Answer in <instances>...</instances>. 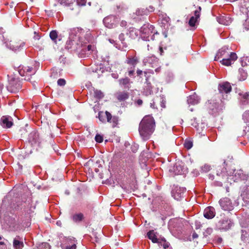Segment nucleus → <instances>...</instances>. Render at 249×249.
Returning a JSON list of instances; mask_svg holds the SVG:
<instances>
[{"mask_svg": "<svg viewBox=\"0 0 249 249\" xmlns=\"http://www.w3.org/2000/svg\"><path fill=\"white\" fill-rule=\"evenodd\" d=\"M92 38L89 29L76 27L70 30V38L72 45L75 43L79 46H84L91 41Z\"/></svg>", "mask_w": 249, "mask_h": 249, "instance_id": "obj_1", "label": "nucleus"}, {"mask_svg": "<svg viewBox=\"0 0 249 249\" xmlns=\"http://www.w3.org/2000/svg\"><path fill=\"white\" fill-rule=\"evenodd\" d=\"M155 128V122L153 117L151 115L145 116L139 124V132L141 137L144 141L148 140Z\"/></svg>", "mask_w": 249, "mask_h": 249, "instance_id": "obj_2", "label": "nucleus"}, {"mask_svg": "<svg viewBox=\"0 0 249 249\" xmlns=\"http://www.w3.org/2000/svg\"><path fill=\"white\" fill-rule=\"evenodd\" d=\"M206 106L210 114L216 115L222 110L223 104L221 99L213 97L206 103Z\"/></svg>", "mask_w": 249, "mask_h": 249, "instance_id": "obj_3", "label": "nucleus"}, {"mask_svg": "<svg viewBox=\"0 0 249 249\" xmlns=\"http://www.w3.org/2000/svg\"><path fill=\"white\" fill-rule=\"evenodd\" d=\"M8 79V85L7 86V90L12 92H18L21 88V85L18 78L15 74L7 75Z\"/></svg>", "mask_w": 249, "mask_h": 249, "instance_id": "obj_4", "label": "nucleus"}, {"mask_svg": "<svg viewBox=\"0 0 249 249\" xmlns=\"http://www.w3.org/2000/svg\"><path fill=\"white\" fill-rule=\"evenodd\" d=\"M154 27L152 25L149 24L143 25L141 28L140 32L142 33V37L145 38L146 40L149 41L154 39V36L158 34L154 30Z\"/></svg>", "mask_w": 249, "mask_h": 249, "instance_id": "obj_5", "label": "nucleus"}, {"mask_svg": "<svg viewBox=\"0 0 249 249\" xmlns=\"http://www.w3.org/2000/svg\"><path fill=\"white\" fill-rule=\"evenodd\" d=\"M18 71L21 76H24V80L29 81L30 80L31 76L34 75L36 72V70L32 67L28 66H19Z\"/></svg>", "mask_w": 249, "mask_h": 249, "instance_id": "obj_6", "label": "nucleus"}, {"mask_svg": "<svg viewBox=\"0 0 249 249\" xmlns=\"http://www.w3.org/2000/svg\"><path fill=\"white\" fill-rule=\"evenodd\" d=\"M29 222L23 223L22 221L13 219L9 225V230L13 231H23L29 226Z\"/></svg>", "mask_w": 249, "mask_h": 249, "instance_id": "obj_7", "label": "nucleus"}, {"mask_svg": "<svg viewBox=\"0 0 249 249\" xmlns=\"http://www.w3.org/2000/svg\"><path fill=\"white\" fill-rule=\"evenodd\" d=\"M6 45L10 49L15 52H17L21 50L24 48L25 43L20 40L17 42L11 41L9 42L6 43Z\"/></svg>", "mask_w": 249, "mask_h": 249, "instance_id": "obj_8", "label": "nucleus"}, {"mask_svg": "<svg viewBox=\"0 0 249 249\" xmlns=\"http://www.w3.org/2000/svg\"><path fill=\"white\" fill-rule=\"evenodd\" d=\"M28 141L33 147H38L40 146L41 141L38 134L35 131H33L30 133Z\"/></svg>", "mask_w": 249, "mask_h": 249, "instance_id": "obj_9", "label": "nucleus"}, {"mask_svg": "<svg viewBox=\"0 0 249 249\" xmlns=\"http://www.w3.org/2000/svg\"><path fill=\"white\" fill-rule=\"evenodd\" d=\"M118 20L115 16L110 15L105 18L103 22L105 25L108 28L115 27L117 23Z\"/></svg>", "mask_w": 249, "mask_h": 249, "instance_id": "obj_10", "label": "nucleus"}, {"mask_svg": "<svg viewBox=\"0 0 249 249\" xmlns=\"http://www.w3.org/2000/svg\"><path fill=\"white\" fill-rule=\"evenodd\" d=\"M32 200L31 198H29L26 201L24 202L23 204H17V206L15 207V209H19L20 207L21 208L24 207V209L25 212L28 213H30L33 212V210L35 209V206H32L31 203Z\"/></svg>", "mask_w": 249, "mask_h": 249, "instance_id": "obj_11", "label": "nucleus"}, {"mask_svg": "<svg viewBox=\"0 0 249 249\" xmlns=\"http://www.w3.org/2000/svg\"><path fill=\"white\" fill-rule=\"evenodd\" d=\"M219 205L224 211H231L233 209V205L229 198L224 197L219 201Z\"/></svg>", "mask_w": 249, "mask_h": 249, "instance_id": "obj_12", "label": "nucleus"}, {"mask_svg": "<svg viewBox=\"0 0 249 249\" xmlns=\"http://www.w3.org/2000/svg\"><path fill=\"white\" fill-rule=\"evenodd\" d=\"M169 171L173 172L175 175H181L185 174L186 169L182 165L181 161H178L175 163L172 169H169Z\"/></svg>", "mask_w": 249, "mask_h": 249, "instance_id": "obj_13", "label": "nucleus"}, {"mask_svg": "<svg viewBox=\"0 0 249 249\" xmlns=\"http://www.w3.org/2000/svg\"><path fill=\"white\" fill-rule=\"evenodd\" d=\"M159 60L154 55L148 56L143 60V63L144 65H149L151 67L154 68L157 66Z\"/></svg>", "mask_w": 249, "mask_h": 249, "instance_id": "obj_14", "label": "nucleus"}, {"mask_svg": "<svg viewBox=\"0 0 249 249\" xmlns=\"http://www.w3.org/2000/svg\"><path fill=\"white\" fill-rule=\"evenodd\" d=\"M231 90V87L230 83L225 82L220 83L218 86V90L223 96L224 94H227L230 93Z\"/></svg>", "mask_w": 249, "mask_h": 249, "instance_id": "obj_15", "label": "nucleus"}, {"mask_svg": "<svg viewBox=\"0 0 249 249\" xmlns=\"http://www.w3.org/2000/svg\"><path fill=\"white\" fill-rule=\"evenodd\" d=\"M237 58V55L234 53H231L229 57H224L220 61L223 65L229 66L231 65Z\"/></svg>", "mask_w": 249, "mask_h": 249, "instance_id": "obj_16", "label": "nucleus"}, {"mask_svg": "<svg viewBox=\"0 0 249 249\" xmlns=\"http://www.w3.org/2000/svg\"><path fill=\"white\" fill-rule=\"evenodd\" d=\"M230 49L227 46H224L220 49L217 53L214 60H217L221 57H227L230 55Z\"/></svg>", "mask_w": 249, "mask_h": 249, "instance_id": "obj_17", "label": "nucleus"}, {"mask_svg": "<svg viewBox=\"0 0 249 249\" xmlns=\"http://www.w3.org/2000/svg\"><path fill=\"white\" fill-rule=\"evenodd\" d=\"M185 190L184 188L176 187L172 190V196L175 199L178 200L183 197Z\"/></svg>", "mask_w": 249, "mask_h": 249, "instance_id": "obj_18", "label": "nucleus"}, {"mask_svg": "<svg viewBox=\"0 0 249 249\" xmlns=\"http://www.w3.org/2000/svg\"><path fill=\"white\" fill-rule=\"evenodd\" d=\"M0 124L4 128H8L11 127L13 124L12 118L7 116H2L1 118Z\"/></svg>", "mask_w": 249, "mask_h": 249, "instance_id": "obj_19", "label": "nucleus"}, {"mask_svg": "<svg viewBox=\"0 0 249 249\" xmlns=\"http://www.w3.org/2000/svg\"><path fill=\"white\" fill-rule=\"evenodd\" d=\"M217 21L221 24L228 25L232 21L231 18L228 15H223L217 17Z\"/></svg>", "mask_w": 249, "mask_h": 249, "instance_id": "obj_20", "label": "nucleus"}, {"mask_svg": "<svg viewBox=\"0 0 249 249\" xmlns=\"http://www.w3.org/2000/svg\"><path fill=\"white\" fill-rule=\"evenodd\" d=\"M215 214V209L213 207H208L204 211V216L207 219L213 218L214 217Z\"/></svg>", "mask_w": 249, "mask_h": 249, "instance_id": "obj_21", "label": "nucleus"}, {"mask_svg": "<svg viewBox=\"0 0 249 249\" xmlns=\"http://www.w3.org/2000/svg\"><path fill=\"white\" fill-rule=\"evenodd\" d=\"M201 9V7H199L198 9L195 11V16L191 17L189 19L188 23L191 27H194L195 26L197 19L199 18Z\"/></svg>", "mask_w": 249, "mask_h": 249, "instance_id": "obj_22", "label": "nucleus"}, {"mask_svg": "<svg viewBox=\"0 0 249 249\" xmlns=\"http://www.w3.org/2000/svg\"><path fill=\"white\" fill-rule=\"evenodd\" d=\"M200 100V97L196 93H194L187 97V101L189 105H195L199 103Z\"/></svg>", "mask_w": 249, "mask_h": 249, "instance_id": "obj_23", "label": "nucleus"}, {"mask_svg": "<svg viewBox=\"0 0 249 249\" xmlns=\"http://www.w3.org/2000/svg\"><path fill=\"white\" fill-rule=\"evenodd\" d=\"M23 238L17 236L13 241V247L15 249H21L23 247Z\"/></svg>", "mask_w": 249, "mask_h": 249, "instance_id": "obj_24", "label": "nucleus"}, {"mask_svg": "<svg viewBox=\"0 0 249 249\" xmlns=\"http://www.w3.org/2000/svg\"><path fill=\"white\" fill-rule=\"evenodd\" d=\"M120 86L124 89H129L131 87L130 79L128 77L121 78L119 80Z\"/></svg>", "mask_w": 249, "mask_h": 249, "instance_id": "obj_25", "label": "nucleus"}, {"mask_svg": "<svg viewBox=\"0 0 249 249\" xmlns=\"http://www.w3.org/2000/svg\"><path fill=\"white\" fill-rule=\"evenodd\" d=\"M157 232L154 230H150L147 232V235L148 238L152 241L154 243H158L161 237L158 238L156 235Z\"/></svg>", "mask_w": 249, "mask_h": 249, "instance_id": "obj_26", "label": "nucleus"}, {"mask_svg": "<svg viewBox=\"0 0 249 249\" xmlns=\"http://www.w3.org/2000/svg\"><path fill=\"white\" fill-rule=\"evenodd\" d=\"M107 113V121L111 124L112 127L116 126L118 123V117L115 116H112L109 112Z\"/></svg>", "mask_w": 249, "mask_h": 249, "instance_id": "obj_27", "label": "nucleus"}, {"mask_svg": "<svg viewBox=\"0 0 249 249\" xmlns=\"http://www.w3.org/2000/svg\"><path fill=\"white\" fill-rule=\"evenodd\" d=\"M139 62V59L136 56H128L126 57V59L125 61V62L131 66H132L133 68H135L136 65L137 64V63Z\"/></svg>", "mask_w": 249, "mask_h": 249, "instance_id": "obj_28", "label": "nucleus"}, {"mask_svg": "<svg viewBox=\"0 0 249 249\" xmlns=\"http://www.w3.org/2000/svg\"><path fill=\"white\" fill-rule=\"evenodd\" d=\"M192 125L196 128V130L199 133L202 132L203 129L205 128V124L204 123H198L196 121V119H194Z\"/></svg>", "mask_w": 249, "mask_h": 249, "instance_id": "obj_29", "label": "nucleus"}, {"mask_svg": "<svg viewBox=\"0 0 249 249\" xmlns=\"http://www.w3.org/2000/svg\"><path fill=\"white\" fill-rule=\"evenodd\" d=\"M154 10V8L152 6H150L147 9H142L138 10L136 11V14L138 15H147L149 14V12H153Z\"/></svg>", "mask_w": 249, "mask_h": 249, "instance_id": "obj_30", "label": "nucleus"}, {"mask_svg": "<svg viewBox=\"0 0 249 249\" xmlns=\"http://www.w3.org/2000/svg\"><path fill=\"white\" fill-rule=\"evenodd\" d=\"M119 39L121 41V44L122 45V46H121V45L120 44L119 46H118L117 44H115V46L116 48H118V49L120 50H124L125 48H127V45L125 42H124V35L123 34H121L119 35Z\"/></svg>", "mask_w": 249, "mask_h": 249, "instance_id": "obj_31", "label": "nucleus"}, {"mask_svg": "<svg viewBox=\"0 0 249 249\" xmlns=\"http://www.w3.org/2000/svg\"><path fill=\"white\" fill-rule=\"evenodd\" d=\"M240 101L243 105H247L249 103V93L245 92L240 94Z\"/></svg>", "mask_w": 249, "mask_h": 249, "instance_id": "obj_32", "label": "nucleus"}, {"mask_svg": "<svg viewBox=\"0 0 249 249\" xmlns=\"http://www.w3.org/2000/svg\"><path fill=\"white\" fill-rule=\"evenodd\" d=\"M129 97L128 93L124 91L120 92L117 94V98L120 101H124Z\"/></svg>", "mask_w": 249, "mask_h": 249, "instance_id": "obj_33", "label": "nucleus"}, {"mask_svg": "<svg viewBox=\"0 0 249 249\" xmlns=\"http://www.w3.org/2000/svg\"><path fill=\"white\" fill-rule=\"evenodd\" d=\"M71 218L73 222L78 223L82 221L84 215L82 213H75L72 216Z\"/></svg>", "mask_w": 249, "mask_h": 249, "instance_id": "obj_34", "label": "nucleus"}, {"mask_svg": "<svg viewBox=\"0 0 249 249\" xmlns=\"http://www.w3.org/2000/svg\"><path fill=\"white\" fill-rule=\"evenodd\" d=\"M139 31L134 28H130L129 29L128 34L129 36L132 38H135L139 35Z\"/></svg>", "mask_w": 249, "mask_h": 249, "instance_id": "obj_35", "label": "nucleus"}, {"mask_svg": "<svg viewBox=\"0 0 249 249\" xmlns=\"http://www.w3.org/2000/svg\"><path fill=\"white\" fill-rule=\"evenodd\" d=\"M107 112L108 111H106L105 112L103 111H100L98 113V118L99 120L102 123H105L107 120Z\"/></svg>", "mask_w": 249, "mask_h": 249, "instance_id": "obj_36", "label": "nucleus"}, {"mask_svg": "<svg viewBox=\"0 0 249 249\" xmlns=\"http://www.w3.org/2000/svg\"><path fill=\"white\" fill-rule=\"evenodd\" d=\"M159 241L160 243H158L159 246H162L164 249L169 248L170 244L166 241L164 237H161Z\"/></svg>", "mask_w": 249, "mask_h": 249, "instance_id": "obj_37", "label": "nucleus"}, {"mask_svg": "<svg viewBox=\"0 0 249 249\" xmlns=\"http://www.w3.org/2000/svg\"><path fill=\"white\" fill-rule=\"evenodd\" d=\"M239 72L240 75L239 78V80L240 81L245 80L248 76L247 72L242 68L239 69Z\"/></svg>", "mask_w": 249, "mask_h": 249, "instance_id": "obj_38", "label": "nucleus"}, {"mask_svg": "<svg viewBox=\"0 0 249 249\" xmlns=\"http://www.w3.org/2000/svg\"><path fill=\"white\" fill-rule=\"evenodd\" d=\"M233 174L236 178L235 179H244V175L242 170H234L233 172Z\"/></svg>", "mask_w": 249, "mask_h": 249, "instance_id": "obj_39", "label": "nucleus"}, {"mask_svg": "<svg viewBox=\"0 0 249 249\" xmlns=\"http://www.w3.org/2000/svg\"><path fill=\"white\" fill-rule=\"evenodd\" d=\"M58 2L63 6H69L73 2V0H57Z\"/></svg>", "mask_w": 249, "mask_h": 249, "instance_id": "obj_40", "label": "nucleus"}, {"mask_svg": "<svg viewBox=\"0 0 249 249\" xmlns=\"http://www.w3.org/2000/svg\"><path fill=\"white\" fill-rule=\"evenodd\" d=\"M86 50L89 52V53H92L95 54L96 53V48L93 45H88L87 47L86 48Z\"/></svg>", "mask_w": 249, "mask_h": 249, "instance_id": "obj_41", "label": "nucleus"}, {"mask_svg": "<svg viewBox=\"0 0 249 249\" xmlns=\"http://www.w3.org/2000/svg\"><path fill=\"white\" fill-rule=\"evenodd\" d=\"M184 146L186 149H190L193 146V142L190 140H186L184 143Z\"/></svg>", "mask_w": 249, "mask_h": 249, "instance_id": "obj_42", "label": "nucleus"}, {"mask_svg": "<svg viewBox=\"0 0 249 249\" xmlns=\"http://www.w3.org/2000/svg\"><path fill=\"white\" fill-rule=\"evenodd\" d=\"M247 18L243 24V26L245 30H249V10L247 13Z\"/></svg>", "mask_w": 249, "mask_h": 249, "instance_id": "obj_43", "label": "nucleus"}, {"mask_svg": "<svg viewBox=\"0 0 249 249\" xmlns=\"http://www.w3.org/2000/svg\"><path fill=\"white\" fill-rule=\"evenodd\" d=\"M94 96L98 99H102L104 97V94L101 90H94Z\"/></svg>", "mask_w": 249, "mask_h": 249, "instance_id": "obj_44", "label": "nucleus"}, {"mask_svg": "<svg viewBox=\"0 0 249 249\" xmlns=\"http://www.w3.org/2000/svg\"><path fill=\"white\" fill-rule=\"evenodd\" d=\"M243 119L245 123H249V110H247L243 113Z\"/></svg>", "mask_w": 249, "mask_h": 249, "instance_id": "obj_45", "label": "nucleus"}, {"mask_svg": "<svg viewBox=\"0 0 249 249\" xmlns=\"http://www.w3.org/2000/svg\"><path fill=\"white\" fill-rule=\"evenodd\" d=\"M220 169H218L217 170V176H222V177L225 176L226 175L227 173V169L225 167H223L222 169L221 170V171H219Z\"/></svg>", "mask_w": 249, "mask_h": 249, "instance_id": "obj_46", "label": "nucleus"}, {"mask_svg": "<svg viewBox=\"0 0 249 249\" xmlns=\"http://www.w3.org/2000/svg\"><path fill=\"white\" fill-rule=\"evenodd\" d=\"M50 38L53 41H55L57 37V33L56 31H52L50 33Z\"/></svg>", "mask_w": 249, "mask_h": 249, "instance_id": "obj_47", "label": "nucleus"}, {"mask_svg": "<svg viewBox=\"0 0 249 249\" xmlns=\"http://www.w3.org/2000/svg\"><path fill=\"white\" fill-rule=\"evenodd\" d=\"M38 248V249H50V246L47 243H42Z\"/></svg>", "mask_w": 249, "mask_h": 249, "instance_id": "obj_48", "label": "nucleus"}, {"mask_svg": "<svg viewBox=\"0 0 249 249\" xmlns=\"http://www.w3.org/2000/svg\"><path fill=\"white\" fill-rule=\"evenodd\" d=\"M117 10L119 12H122L123 11L127 9V6L125 4L122 3L117 6Z\"/></svg>", "mask_w": 249, "mask_h": 249, "instance_id": "obj_49", "label": "nucleus"}, {"mask_svg": "<svg viewBox=\"0 0 249 249\" xmlns=\"http://www.w3.org/2000/svg\"><path fill=\"white\" fill-rule=\"evenodd\" d=\"M71 245L67 246L66 249H76V246L75 243L74 239L71 240Z\"/></svg>", "mask_w": 249, "mask_h": 249, "instance_id": "obj_50", "label": "nucleus"}, {"mask_svg": "<svg viewBox=\"0 0 249 249\" xmlns=\"http://www.w3.org/2000/svg\"><path fill=\"white\" fill-rule=\"evenodd\" d=\"M210 166L209 165L205 164L202 166L201 170L202 172L206 173L210 170Z\"/></svg>", "mask_w": 249, "mask_h": 249, "instance_id": "obj_51", "label": "nucleus"}, {"mask_svg": "<svg viewBox=\"0 0 249 249\" xmlns=\"http://www.w3.org/2000/svg\"><path fill=\"white\" fill-rule=\"evenodd\" d=\"M95 140L96 142L101 143L103 142V137L102 136H101L100 135L97 134L95 137Z\"/></svg>", "mask_w": 249, "mask_h": 249, "instance_id": "obj_52", "label": "nucleus"}, {"mask_svg": "<svg viewBox=\"0 0 249 249\" xmlns=\"http://www.w3.org/2000/svg\"><path fill=\"white\" fill-rule=\"evenodd\" d=\"M57 84L60 86H63L66 84V81L62 78L59 79L57 80Z\"/></svg>", "mask_w": 249, "mask_h": 249, "instance_id": "obj_53", "label": "nucleus"}, {"mask_svg": "<svg viewBox=\"0 0 249 249\" xmlns=\"http://www.w3.org/2000/svg\"><path fill=\"white\" fill-rule=\"evenodd\" d=\"M77 4L79 6L85 5L87 0H76Z\"/></svg>", "mask_w": 249, "mask_h": 249, "instance_id": "obj_54", "label": "nucleus"}, {"mask_svg": "<svg viewBox=\"0 0 249 249\" xmlns=\"http://www.w3.org/2000/svg\"><path fill=\"white\" fill-rule=\"evenodd\" d=\"M213 231V229L212 228H207L205 231L206 233L208 234H211Z\"/></svg>", "mask_w": 249, "mask_h": 249, "instance_id": "obj_55", "label": "nucleus"}, {"mask_svg": "<svg viewBox=\"0 0 249 249\" xmlns=\"http://www.w3.org/2000/svg\"><path fill=\"white\" fill-rule=\"evenodd\" d=\"M127 25V22L126 21H124V20H122L121 23H120V25L122 26V27H125Z\"/></svg>", "mask_w": 249, "mask_h": 249, "instance_id": "obj_56", "label": "nucleus"}, {"mask_svg": "<svg viewBox=\"0 0 249 249\" xmlns=\"http://www.w3.org/2000/svg\"><path fill=\"white\" fill-rule=\"evenodd\" d=\"M5 249V245L4 242H0V249Z\"/></svg>", "mask_w": 249, "mask_h": 249, "instance_id": "obj_57", "label": "nucleus"}, {"mask_svg": "<svg viewBox=\"0 0 249 249\" xmlns=\"http://www.w3.org/2000/svg\"><path fill=\"white\" fill-rule=\"evenodd\" d=\"M134 70L133 68V69L130 70L128 71V75L129 76H132L134 74Z\"/></svg>", "mask_w": 249, "mask_h": 249, "instance_id": "obj_58", "label": "nucleus"}, {"mask_svg": "<svg viewBox=\"0 0 249 249\" xmlns=\"http://www.w3.org/2000/svg\"><path fill=\"white\" fill-rule=\"evenodd\" d=\"M136 103L138 106H141L142 104V101L141 99H138Z\"/></svg>", "mask_w": 249, "mask_h": 249, "instance_id": "obj_59", "label": "nucleus"}, {"mask_svg": "<svg viewBox=\"0 0 249 249\" xmlns=\"http://www.w3.org/2000/svg\"><path fill=\"white\" fill-rule=\"evenodd\" d=\"M112 76L115 79H117L119 77V75L117 73H112Z\"/></svg>", "mask_w": 249, "mask_h": 249, "instance_id": "obj_60", "label": "nucleus"}, {"mask_svg": "<svg viewBox=\"0 0 249 249\" xmlns=\"http://www.w3.org/2000/svg\"><path fill=\"white\" fill-rule=\"evenodd\" d=\"M137 73L138 75H141L142 73V71L140 70H138L137 71Z\"/></svg>", "mask_w": 249, "mask_h": 249, "instance_id": "obj_61", "label": "nucleus"}, {"mask_svg": "<svg viewBox=\"0 0 249 249\" xmlns=\"http://www.w3.org/2000/svg\"><path fill=\"white\" fill-rule=\"evenodd\" d=\"M160 53V55L162 54V53L163 52V51L162 50V48L161 47H160L159 48Z\"/></svg>", "mask_w": 249, "mask_h": 249, "instance_id": "obj_62", "label": "nucleus"}, {"mask_svg": "<svg viewBox=\"0 0 249 249\" xmlns=\"http://www.w3.org/2000/svg\"><path fill=\"white\" fill-rule=\"evenodd\" d=\"M108 40L112 44H114V45L116 44L115 41L113 39H109Z\"/></svg>", "mask_w": 249, "mask_h": 249, "instance_id": "obj_63", "label": "nucleus"}, {"mask_svg": "<svg viewBox=\"0 0 249 249\" xmlns=\"http://www.w3.org/2000/svg\"><path fill=\"white\" fill-rule=\"evenodd\" d=\"M193 238H196L198 237V235L196 233H194L193 234Z\"/></svg>", "mask_w": 249, "mask_h": 249, "instance_id": "obj_64", "label": "nucleus"}]
</instances>
